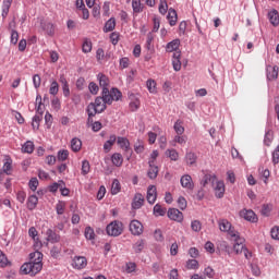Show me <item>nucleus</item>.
<instances>
[{"label": "nucleus", "mask_w": 279, "mask_h": 279, "mask_svg": "<svg viewBox=\"0 0 279 279\" xmlns=\"http://www.w3.org/2000/svg\"><path fill=\"white\" fill-rule=\"evenodd\" d=\"M21 274L24 276H36L43 271V253L35 251L29 254V262L24 263L20 268Z\"/></svg>", "instance_id": "obj_1"}, {"label": "nucleus", "mask_w": 279, "mask_h": 279, "mask_svg": "<svg viewBox=\"0 0 279 279\" xmlns=\"http://www.w3.org/2000/svg\"><path fill=\"white\" fill-rule=\"evenodd\" d=\"M104 110H106V102L101 97H97L95 99V102H92L87 106L88 117H95V114H100V112H104Z\"/></svg>", "instance_id": "obj_2"}, {"label": "nucleus", "mask_w": 279, "mask_h": 279, "mask_svg": "<svg viewBox=\"0 0 279 279\" xmlns=\"http://www.w3.org/2000/svg\"><path fill=\"white\" fill-rule=\"evenodd\" d=\"M106 232L109 236H121L123 234V222L119 220L111 221L107 226Z\"/></svg>", "instance_id": "obj_3"}, {"label": "nucleus", "mask_w": 279, "mask_h": 279, "mask_svg": "<svg viewBox=\"0 0 279 279\" xmlns=\"http://www.w3.org/2000/svg\"><path fill=\"white\" fill-rule=\"evenodd\" d=\"M218 226L221 232H227V234H229V236L231 238L239 234V231H236L234 227H232V223H230V221H228L227 219L219 220Z\"/></svg>", "instance_id": "obj_4"}, {"label": "nucleus", "mask_w": 279, "mask_h": 279, "mask_svg": "<svg viewBox=\"0 0 279 279\" xmlns=\"http://www.w3.org/2000/svg\"><path fill=\"white\" fill-rule=\"evenodd\" d=\"M231 239H233L234 244H233V252H235V254H243V250H245V239L241 238L240 233H236L235 236H232Z\"/></svg>", "instance_id": "obj_5"}, {"label": "nucleus", "mask_w": 279, "mask_h": 279, "mask_svg": "<svg viewBox=\"0 0 279 279\" xmlns=\"http://www.w3.org/2000/svg\"><path fill=\"white\" fill-rule=\"evenodd\" d=\"M211 186L218 199H221V197L226 195V184L223 183V181H219L216 178V181L211 184Z\"/></svg>", "instance_id": "obj_6"}, {"label": "nucleus", "mask_w": 279, "mask_h": 279, "mask_svg": "<svg viewBox=\"0 0 279 279\" xmlns=\"http://www.w3.org/2000/svg\"><path fill=\"white\" fill-rule=\"evenodd\" d=\"M130 232L131 234H133V236H141V234H143V223L138 220H132L130 222Z\"/></svg>", "instance_id": "obj_7"}, {"label": "nucleus", "mask_w": 279, "mask_h": 279, "mask_svg": "<svg viewBox=\"0 0 279 279\" xmlns=\"http://www.w3.org/2000/svg\"><path fill=\"white\" fill-rule=\"evenodd\" d=\"M240 217L245 219V221H251V223H256L258 221V217L252 209H242L240 210Z\"/></svg>", "instance_id": "obj_8"}, {"label": "nucleus", "mask_w": 279, "mask_h": 279, "mask_svg": "<svg viewBox=\"0 0 279 279\" xmlns=\"http://www.w3.org/2000/svg\"><path fill=\"white\" fill-rule=\"evenodd\" d=\"M168 217L171 221H177L178 223H182V221H184V214L177 208H170L168 210Z\"/></svg>", "instance_id": "obj_9"}, {"label": "nucleus", "mask_w": 279, "mask_h": 279, "mask_svg": "<svg viewBox=\"0 0 279 279\" xmlns=\"http://www.w3.org/2000/svg\"><path fill=\"white\" fill-rule=\"evenodd\" d=\"M278 65H267L266 66V77L269 82H274V80H278Z\"/></svg>", "instance_id": "obj_10"}, {"label": "nucleus", "mask_w": 279, "mask_h": 279, "mask_svg": "<svg viewBox=\"0 0 279 279\" xmlns=\"http://www.w3.org/2000/svg\"><path fill=\"white\" fill-rule=\"evenodd\" d=\"M182 51H175L172 54V66L174 71H181L182 69Z\"/></svg>", "instance_id": "obj_11"}, {"label": "nucleus", "mask_w": 279, "mask_h": 279, "mask_svg": "<svg viewBox=\"0 0 279 279\" xmlns=\"http://www.w3.org/2000/svg\"><path fill=\"white\" fill-rule=\"evenodd\" d=\"M146 199L148 204H156V199H158V192L155 185H149L147 189Z\"/></svg>", "instance_id": "obj_12"}, {"label": "nucleus", "mask_w": 279, "mask_h": 279, "mask_svg": "<svg viewBox=\"0 0 279 279\" xmlns=\"http://www.w3.org/2000/svg\"><path fill=\"white\" fill-rule=\"evenodd\" d=\"M180 182L183 189H186L187 191H193L194 183L193 178L190 174L182 175Z\"/></svg>", "instance_id": "obj_13"}, {"label": "nucleus", "mask_w": 279, "mask_h": 279, "mask_svg": "<svg viewBox=\"0 0 279 279\" xmlns=\"http://www.w3.org/2000/svg\"><path fill=\"white\" fill-rule=\"evenodd\" d=\"M143 204H145V196H143V194L141 193H136L132 202L133 210H138L140 208H142Z\"/></svg>", "instance_id": "obj_14"}, {"label": "nucleus", "mask_w": 279, "mask_h": 279, "mask_svg": "<svg viewBox=\"0 0 279 279\" xmlns=\"http://www.w3.org/2000/svg\"><path fill=\"white\" fill-rule=\"evenodd\" d=\"M88 265V262L86 260V257L84 256H76L73 258L72 267L74 269H84Z\"/></svg>", "instance_id": "obj_15"}, {"label": "nucleus", "mask_w": 279, "mask_h": 279, "mask_svg": "<svg viewBox=\"0 0 279 279\" xmlns=\"http://www.w3.org/2000/svg\"><path fill=\"white\" fill-rule=\"evenodd\" d=\"M46 241L48 243H60V234L56 233L53 229H47Z\"/></svg>", "instance_id": "obj_16"}, {"label": "nucleus", "mask_w": 279, "mask_h": 279, "mask_svg": "<svg viewBox=\"0 0 279 279\" xmlns=\"http://www.w3.org/2000/svg\"><path fill=\"white\" fill-rule=\"evenodd\" d=\"M129 99L131 101L130 109L132 110V112H136V110L141 108V100L138 99V96L135 94H130Z\"/></svg>", "instance_id": "obj_17"}, {"label": "nucleus", "mask_w": 279, "mask_h": 279, "mask_svg": "<svg viewBox=\"0 0 279 279\" xmlns=\"http://www.w3.org/2000/svg\"><path fill=\"white\" fill-rule=\"evenodd\" d=\"M166 51L168 53H175V51H180V39L169 41L166 46Z\"/></svg>", "instance_id": "obj_18"}, {"label": "nucleus", "mask_w": 279, "mask_h": 279, "mask_svg": "<svg viewBox=\"0 0 279 279\" xmlns=\"http://www.w3.org/2000/svg\"><path fill=\"white\" fill-rule=\"evenodd\" d=\"M167 20H168V23L171 27H174V25H177V23H178V12L173 8H170L168 10Z\"/></svg>", "instance_id": "obj_19"}, {"label": "nucleus", "mask_w": 279, "mask_h": 279, "mask_svg": "<svg viewBox=\"0 0 279 279\" xmlns=\"http://www.w3.org/2000/svg\"><path fill=\"white\" fill-rule=\"evenodd\" d=\"M59 82L63 90V96L71 97V88L69 87V81H66V77H64V75H61Z\"/></svg>", "instance_id": "obj_20"}, {"label": "nucleus", "mask_w": 279, "mask_h": 279, "mask_svg": "<svg viewBox=\"0 0 279 279\" xmlns=\"http://www.w3.org/2000/svg\"><path fill=\"white\" fill-rule=\"evenodd\" d=\"M165 156L172 160L173 162H178L180 160V153L175 150V148H169L165 151Z\"/></svg>", "instance_id": "obj_21"}, {"label": "nucleus", "mask_w": 279, "mask_h": 279, "mask_svg": "<svg viewBox=\"0 0 279 279\" xmlns=\"http://www.w3.org/2000/svg\"><path fill=\"white\" fill-rule=\"evenodd\" d=\"M117 144L119 145L120 149H123V151H129L130 149V140L128 137H116Z\"/></svg>", "instance_id": "obj_22"}, {"label": "nucleus", "mask_w": 279, "mask_h": 279, "mask_svg": "<svg viewBox=\"0 0 279 279\" xmlns=\"http://www.w3.org/2000/svg\"><path fill=\"white\" fill-rule=\"evenodd\" d=\"M149 169L147 172V175L150 180H156L158 178V168L156 165H154V161H148Z\"/></svg>", "instance_id": "obj_23"}, {"label": "nucleus", "mask_w": 279, "mask_h": 279, "mask_svg": "<svg viewBox=\"0 0 279 279\" xmlns=\"http://www.w3.org/2000/svg\"><path fill=\"white\" fill-rule=\"evenodd\" d=\"M41 29H44L48 36H53V34H56V27L50 22H41Z\"/></svg>", "instance_id": "obj_24"}, {"label": "nucleus", "mask_w": 279, "mask_h": 279, "mask_svg": "<svg viewBox=\"0 0 279 279\" xmlns=\"http://www.w3.org/2000/svg\"><path fill=\"white\" fill-rule=\"evenodd\" d=\"M97 80H98L99 86H100V88H102V90H106V88H108V86L110 85V80H108V76H106L102 73H99L97 75Z\"/></svg>", "instance_id": "obj_25"}, {"label": "nucleus", "mask_w": 279, "mask_h": 279, "mask_svg": "<svg viewBox=\"0 0 279 279\" xmlns=\"http://www.w3.org/2000/svg\"><path fill=\"white\" fill-rule=\"evenodd\" d=\"M153 215H155V217H165L167 215V208L162 207L160 204H156L153 208Z\"/></svg>", "instance_id": "obj_26"}, {"label": "nucleus", "mask_w": 279, "mask_h": 279, "mask_svg": "<svg viewBox=\"0 0 279 279\" xmlns=\"http://www.w3.org/2000/svg\"><path fill=\"white\" fill-rule=\"evenodd\" d=\"M111 162H112L113 167H122V165H123V155H121L120 153H114L111 156Z\"/></svg>", "instance_id": "obj_27"}, {"label": "nucleus", "mask_w": 279, "mask_h": 279, "mask_svg": "<svg viewBox=\"0 0 279 279\" xmlns=\"http://www.w3.org/2000/svg\"><path fill=\"white\" fill-rule=\"evenodd\" d=\"M101 99H102V101H105V105L108 104V106H110L112 104V101H114L112 98V94H111L110 89H108V88H105L102 90Z\"/></svg>", "instance_id": "obj_28"}, {"label": "nucleus", "mask_w": 279, "mask_h": 279, "mask_svg": "<svg viewBox=\"0 0 279 279\" xmlns=\"http://www.w3.org/2000/svg\"><path fill=\"white\" fill-rule=\"evenodd\" d=\"M114 143H117V135H110L109 140L105 142L104 144V150L105 151H110V149H112V145H114Z\"/></svg>", "instance_id": "obj_29"}, {"label": "nucleus", "mask_w": 279, "mask_h": 279, "mask_svg": "<svg viewBox=\"0 0 279 279\" xmlns=\"http://www.w3.org/2000/svg\"><path fill=\"white\" fill-rule=\"evenodd\" d=\"M156 81L155 80H147L146 82V88L147 90L151 94V95H156V93H158V88L156 87Z\"/></svg>", "instance_id": "obj_30"}, {"label": "nucleus", "mask_w": 279, "mask_h": 279, "mask_svg": "<svg viewBox=\"0 0 279 279\" xmlns=\"http://www.w3.org/2000/svg\"><path fill=\"white\" fill-rule=\"evenodd\" d=\"M268 19L271 25H274L275 27L279 25V15L276 10H272L268 13Z\"/></svg>", "instance_id": "obj_31"}, {"label": "nucleus", "mask_w": 279, "mask_h": 279, "mask_svg": "<svg viewBox=\"0 0 279 279\" xmlns=\"http://www.w3.org/2000/svg\"><path fill=\"white\" fill-rule=\"evenodd\" d=\"M36 112L38 117H43V113L45 112V108H43V96L37 95L36 97Z\"/></svg>", "instance_id": "obj_32"}, {"label": "nucleus", "mask_w": 279, "mask_h": 279, "mask_svg": "<svg viewBox=\"0 0 279 279\" xmlns=\"http://www.w3.org/2000/svg\"><path fill=\"white\" fill-rule=\"evenodd\" d=\"M38 206V196L31 195L27 199V208L28 210H34Z\"/></svg>", "instance_id": "obj_33"}, {"label": "nucleus", "mask_w": 279, "mask_h": 279, "mask_svg": "<svg viewBox=\"0 0 279 279\" xmlns=\"http://www.w3.org/2000/svg\"><path fill=\"white\" fill-rule=\"evenodd\" d=\"M114 27H117V20H114V17H111L106 22L104 32H113Z\"/></svg>", "instance_id": "obj_34"}, {"label": "nucleus", "mask_w": 279, "mask_h": 279, "mask_svg": "<svg viewBox=\"0 0 279 279\" xmlns=\"http://www.w3.org/2000/svg\"><path fill=\"white\" fill-rule=\"evenodd\" d=\"M71 149L74 153L80 151L82 149V140L74 137L71 140Z\"/></svg>", "instance_id": "obj_35"}, {"label": "nucleus", "mask_w": 279, "mask_h": 279, "mask_svg": "<svg viewBox=\"0 0 279 279\" xmlns=\"http://www.w3.org/2000/svg\"><path fill=\"white\" fill-rule=\"evenodd\" d=\"M143 250H145V240H137L133 244V252H135V254H141Z\"/></svg>", "instance_id": "obj_36"}, {"label": "nucleus", "mask_w": 279, "mask_h": 279, "mask_svg": "<svg viewBox=\"0 0 279 279\" xmlns=\"http://www.w3.org/2000/svg\"><path fill=\"white\" fill-rule=\"evenodd\" d=\"M13 0H3L2 2V16L5 19L10 12V8L12 7Z\"/></svg>", "instance_id": "obj_37"}, {"label": "nucleus", "mask_w": 279, "mask_h": 279, "mask_svg": "<svg viewBox=\"0 0 279 279\" xmlns=\"http://www.w3.org/2000/svg\"><path fill=\"white\" fill-rule=\"evenodd\" d=\"M119 193H121V182L114 179L111 184V195H119Z\"/></svg>", "instance_id": "obj_38"}, {"label": "nucleus", "mask_w": 279, "mask_h": 279, "mask_svg": "<svg viewBox=\"0 0 279 279\" xmlns=\"http://www.w3.org/2000/svg\"><path fill=\"white\" fill-rule=\"evenodd\" d=\"M22 151H23V154H34V142L27 141V142L22 146Z\"/></svg>", "instance_id": "obj_39"}, {"label": "nucleus", "mask_w": 279, "mask_h": 279, "mask_svg": "<svg viewBox=\"0 0 279 279\" xmlns=\"http://www.w3.org/2000/svg\"><path fill=\"white\" fill-rule=\"evenodd\" d=\"M185 160H186V165H190V167H193V165L197 162V156L195 155V153H191V151L186 153Z\"/></svg>", "instance_id": "obj_40"}, {"label": "nucleus", "mask_w": 279, "mask_h": 279, "mask_svg": "<svg viewBox=\"0 0 279 279\" xmlns=\"http://www.w3.org/2000/svg\"><path fill=\"white\" fill-rule=\"evenodd\" d=\"M132 8L135 14H141V12H143V4L141 3V0H132Z\"/></svg>", "instance_id": "obj_41"}, {"label": "nucleus", "mask_w": 279, "mask_h": 279, "mask_svg": "<svg viewBox=\"0 0 279 279\" xmlns=\"http://www.w3.org/2000/svg\"><path fill=\"white\" fill-rule=\"evenodd\" d=\"M3 173L12 175V159H7L2 168Z\"/></svg>", "instance_id": "obj_42"}, {"label": "nucleus", "mask_w": 279, "mask_h": 279, "mask_svg": "<svg viewBox=\"0 0 279 279\" xmlns=\"http://www.w3.org/2000/svg\"><path fill=\"white\" fill-rule=\"evenodd\" d=\"M81 173L82 175H88L90 173V162L86 159L82 161Z\"/></svg>", "instance_id": "obj_43"}, {"label": "nucleus", "mask_w": 279, "mask_h": 279, "mask_svg": "<svg viewBox=\"0 0 279 279\" xmlns=\"http://www.w3.org/2000/svg\"><path fill=\"white\" fill-rule=\"evenodd\" d=\"M82 51L83 53H90V51H93V43L88 39H85L82 45Z\"/></svg>", "instance_id": "obj_44"}, {"label": "nucleus", "mask_w": 279, "mask_h": 279, "mask_svg": "<svg viewBox=\"0 0 279 279\" xmlns=\"http://www.w3.org/2000/svg\"><path fill=\"white\" fill-rule=\"evenodd\" d=\"M158 10L163 16L169 12V4L167 3V0H160Z\"/></svg>", "instance_id": "obj_45"}, {"label": "nucleus", "mask_w": 279, "mask_h": 279, "mask_svg": "<svg viewBox=\"0 0 279 279\" xmlns=\"http://www.w3.org/2000/svg\"><path fill=\"white\" fill-rule=\"evenodd\" d=\"M173 130L177 133V135H183L184 134V125L182 124V121L178 120L174 125Z\"/></svg>", "instance_id": "obj_46"}, {"label": "nucleus", "mask_w": 279, "mask_h": 279, "mask_svg": "<svg viewBox=\"0 0 279 279\" xmlns=\"http://www.w3.org/2000/svg\"><path fill=\"white\" fill-rule=\"evenodd\" d=\"M40 121H43V116H38L36 114L34 118H33V121H32V128L33 130H39L40 128Z\"/></svg>", "instance_id": "obj_47"}, {"label": "nucleus", "mask_w": 279, "mask_h": 279, "mask_svg": "<svg viewBox=\"0 0 279 279\" xmlns=\"http://www.w3.org/2000/svg\"><path fill=\"white\" fill-rule=\"evenodd\" d=\"M85 239L88 241H94L95 240V230L90 227L85 228Z\"/></svg>", "instance_id": "obj_48"}, {"label": "nucleus", "mask_w": 279, "mask_h": 279, "mask_svg": "<svg viewBox=\"0 0 279 279\" xmlns=\"http://www.w3.org/2000/svg\"><path fill=\"white\" fill-rule=\"evenodd\" d=\"M66 203L59 201L56 205L57 215H64Z\"/></svg>", "instance_id": "obj_49"}, {"label": "nucleus", "mask_w": 279, "mask_h": 279, "mask_svg": "<svg viewBox=\"0 0 279 279\" xmlns=\"http://www.w3.org/2000/svg\"><path fill=\"white\" fill-rule=\"evenodd\" d=\"M187 140L189 138L186 137V135L177 134L173 138V143H178L179 145H186Z\"/></svg>", "instance_id": "obj_50"}, {"label": "nucleus", "mask_w": 279, "mask_h": 279, "mask_svg": "<svg viewBox=\"0 0 279 279\" xmlns=\"http://www.w3.org/2000/svg\"><path fill=\"white\" fill-rule=\"evenodd\" d=\"M60 90V85L56 81H52L50 84L49 93L56 96Z\"/></svg>", "instance_id": "obj_51"}, {"label": "nucleus", "mask_w": 279, "mask_h": 279, "mask_svg": "<svg viewBox=\"0 0 279 279\" xmlns=\"http://www.w3.org/2000/svg\"><path fill=\"white\" fill-rule=\"evenodd\" d=\"M208 182H210L211 184H215V182H217V175H215V174H206L204 177L203 185L206 186V184H208Z\"/></svg>", "instance_id": "obj_52"}, {"label": "nucleus", "mask_w": 279, "mask_h": 279, "mask_svg": "<svg viewBox=\"0 0 279 279\" xmlns=\"http://www.w3.org/2000/svg\"><path fill=\"white\" fill-rule=\"evenodd\" d=\"M274 141V132L267 131L265 134L264 143L269 147L271 145V142Z\"/></svg>", "instance_id": "obj_53"}, {"label": "nucleus", "mask_w": 279, "mask_h": 279, "mask_svg": "<svg viewBox=\"0 0 279 279\" xmlns=\"http://www.w3.org/2000/svg\"><path fill=\"white\" fill-rule=\"evenodd\" d=\"M8 265H10L8 256L4 255L3 251H0V267H8Z\"/></svg>", "instance_id": "obj_54"}, {"label": "nucleus", "mask_w": 279, "mask_h": 279, "mask_svg": "<svg viewBox=\"0 0 279 279\" xmlns=\"http://www.w3.org/2000/svg\"><path fill=\"white\" fill-rule=\"evenodd\" d=\"M57 158L61 162H64V160H66V158H69V150H66V149L59 150Z\"/></svg>", "instance_id": "obj_55"}, {"label": "nucleus", "mask_w": 279, "mask_h": 279, "mask_svg": "<svg viewBox=\"0 0 279 279\" xmlns=\"http://www.w3.org/2000/svg\"><path fill=\"white\" fill-rule=\"evenodd\" d=\"M64 186V181H59L58 183H52L49 186V191L50 193H56L58 191V189Z\"/></svg>", "instance_id": "obj_56"}, {"label": "nucleus", "mask_w": 279, "mask_h": 279, "mask_svg": "<svg viewBox=\"0 0 279 279\" xmlns=\"http://www.w3.org/2000/svg\"><path fill=\"white\" fill-rule=\"evenodd\" d=\"M191 228L193 232H201L202 231V222L199 220H194L191 222Z\"/></svg>", "instance_id": "obj_57"}, {"label": "nucleus", "mask_w": 279, "mask_h": 279, "mask_svg": "<svg viewBox=\"0 0 279 279\" xmlns=\"http://www.w3.org/2000/svg\"><path fill=\"white\" fill-rule=\"evenodd\" d=\"M177 203H178L180 210H186V206H187L186 198H184L183 196H180L178 198Z\"/></svg>", "instance_id": "obj_58"}, {"label": "nucleus", "mask_w": 279, "mask_h": 279, "mask_svg": "<svg viewBox=\"0 0 279 279\" xmlns=\"http://www.w3.org/2000/svg\"><path fill=\"white\" fill-rule=\"evenodd\" d=\"M110 93H111V97L113 98V101H119V99H121V97H123L121 92L117 88H112Z\"/></svg>", "instance_id": "obj_59"}, {"label": "nucleus", "mask_w": 279, "mask_h": 279, "mask_svg": "<svg viewBox=\"0 0 279 279\" xmlns=\"http://www.w3.org/2000/svg\"><path fill=\"white\" fill-rule=\"evenodd\" d=\"M28 186H29L31 191L35 192L38 189V179L32 178L28 182Z\"/></svg>", "instance_id": "obj_60"}, {"label": "nucleus", "mask_w": 279, "mask_h": 279, "mask_svg": "<svg viewBox=\"0 0 279 279\" xmlns=\"http://www.w3.org/2000/svg\"><path fill=\"white\" fill-rule=\"evenodd\" d=\"M11 45H16L19 43V32L12 29L11 37H10Z\"/></svg>", "instance_id": "obj_61"}, {"label": "nucleus", "mask_w": 279, "mask_h": 279, "mask_svg": "<svg viewBox=\"0 0 279 279\" xmlns=\"http://www.w3.org/2000/svg\"><path fill=\"white\" fill-rule=\"evenodd\" d=\"M187 269H197L199 267V263L196 259H190L186 262Z\"/></svg>", "instance_id": "obj_62"}, {"label": "nucleus", "mask_w": 279, "mask_h": 279, "mask_svg": "<svg viewBox=\"0 0 279 279\" xmlns=\"http://www.w3.org/2000/svg\"><path fill=\"white\" fill-rule=\"evenodd\" d=\"M270 236L271 239H274L275 241H279V227H274L270 230Z\"/></svg>", "instance_id": "obj_63"}, {"label": "nucleus", "mask_w": 279, "mask_h": 279, "mask_svg": "<svg viewBox=\"0 0 279 279\" xmlns=\"http://www.w3.org/2000/svg\"><path fill=\"white\" fill-rule=\"evenodd\" d=\"M272 162L274 165H278L279 162V145L272 151Z\"/></svg>", "instance_id": "obj_64"}]
</instances>
